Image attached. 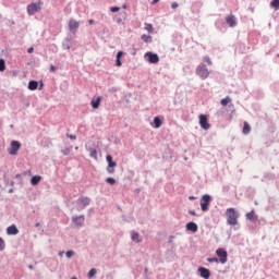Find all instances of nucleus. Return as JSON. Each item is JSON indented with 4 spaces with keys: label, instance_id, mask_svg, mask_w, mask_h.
I'll return each mask as SVG.
<instances>
[{
    "label": "nucleus",
    "instance_id": "49",
    "mask_svg": "<svg viewBox=\"0 0 279 279\" xmlns=\"http://www.w3.org/2000/svg\"><path fill=\"white\" fill-rule=\"evenodd\" d=\"M22 175H32V171L31 170H25Z\"/></svg>",
    "mask_w": 279,
    "mask_h": 279
},
{
    "label": "nucleus",
    "instance_id": "63",
    "mask_svg": "<svg viewBox=\"0 0 279 279\" xmlns=\"http://www.w3.org/2000/svg\"><path fill=\"white\" fill-rule=\"evenodd\" d=\"M35 228H40V222L35 223Z\"/></svg>",
    "mask_w": 279,
    "mask_h": 279
},
{
    "label": "nucleus",
    "instance_id": "1",
    "mask_svg": "<svg viewBox=\"0 0 279 279\" xmlns=\"http://www.w3.org/2000/svg\"><path fill=\"white\" fill-rule=\"evenodd\" d=\"M226 216L228 226H236L239 223V211L234 207H229Z\"/></svg>",
    "mask_w": 279,
    "mask_h": 279
},
{
    "label": "nucleus",
    "instance_id": "38",
    "mask_svg": "<svg viewBox=\"0 0 279 279\" xmlns=\"http://www.w3.org/2000/svg\"><path fill=\"white\" fill-rule=\"evenodd\" d=\"M203 60L204 62H207L208 66H213V60L210 59V57L205 56Z\"/></svg>",
    "mask_w": 279,
    "mask_h": 279
},
{
    "label": "nucleus",
    "instance_id": "58",
    "mask_svg": "<svg viewBox=\"0 0 279 279\" xmlns=\"http://www.w3.org/2000/svg\"><path fill=\"white\" fill-rule=\"evenodd\" d=\"M159 2H160V0H153L151 4L156 5V3H159Z\"/></svg>",
    "mask_w": 279,
    "mask_h": 279
},
{
    "label": "nucleus",
    "instance_id": "55",
    "mask_svg": "<svg viewBox=\"0 0 279 279\" xmlns=\"http://www.w3.org/2000/svg\"><path fill=\"white\" fill-rule=\"evenodd\" d=\"M189 199H190L191 202H193L194 199H197V197H195L194 195H191V196H189Z\"/></svg>",
    "mask_w": 279,
    "mask_h": 279
},
{
    "label": "nucleus",
    "instance_id": "52",
    "mask_svg": "<svg viewBox=\"0 0 279 279\" xmlns=\"http://www.w3.org/2000/svg\"><path fill=\"white\" fill-rule=\"evenodd\" d=\"M178 2H173L172 4H171V8H172V10H175L177 8H178Z\"/></svg>",
    "mask_w": 279,
    "mask_h": 279
},
{
    "label": "nucleus",
    "instance_id": "36",
    "mask_svg": "<svg viewBox=\"0 0 279 279\" xmlns=\"http://www.w3.org/2000/svg\"><path fill=\"white\" fill-rule=\"evenodd\" d=\"M5 250V240L3 238H0V252H3Z\"/></svg>",
    "mask_w": 279,
    "mask_h": 279
},
{
    "label": "nucleus",
    "instance_id": "41",
    "mask_svg": "<svg viewBox=\"0 0 279 279\" xmlns=\"http://www.w3.org/2000/svg\"><path fill=\"white\" fill-rule=\"evenodd\" d=\"M61 153L63 154V156H69L71 154V148H64L61 150Z\"/></svg>",
    "mask_w": 279,
    "mask_h": 279
},
{
    "label": "nucleus",
    "instance_id": "24",
    "mask_svg": "<svg viewBox=\"0 0 279 279\" xmlns=\"http://www.w3.org/2000/svg\"><path fill=\"white\" fill-rule=\"evenodd\" d=\"M131 240L133 243H141L143 240H141V234L137 231L131 232Z\"/></svg>",
    "mask_w": 279,
    "mask_h": 279
},
{
    "label": "nucleus",
    "instance_id": "11",
    "mask_svg": "<svg viewBox=\"0 0 279 279\" xmlns=\"http://www.w3.org/2000/svg\"><path fill=\"white\" fill-rule=\"evenodd\" d=\"M197 274L203 279H210V276H213V274L210 272V269H208L204 266H199L197 268Z\"/></svg>",
    "mask_w": 279,
    "mask_h": 279
},
{
    "label": "nucleus",
    "instance_id": "30",
    "mask_svg": "<svg viewBox=\"0 0 279 279\" xmlns=\"http://www.w3.org/2000/svg\"><path fill=\"white\" fill-rule=\"evenodd\" d=\"M268 180H274V174L271 173H265L263 175L262 182H267Z\"/></svg>",
    "mask_w": 279,
    "mask_h": 279
},
{
    "label": "nucleus",
    "instance_id": "64",
    "mask_svg": "<svg viewBox=\"0 0 279 279\" xmlns=\"http://www.w3.org/2000/svg\"><path fill=\"white\" fill-rule=\"evenodd\" d=\"M28 269H34V265H28Z\"/></svg>",
    "mask_w": 279,
    "mask_h": 279
},
{
    "label": "nucleus",
    "instance_id": "46",
    "mask_svg": "<svg viewBox=\"0 0 279 279\" xmlns=\"http://www.w3.org/2000/svg\"><path fill=\"white\" fill-rule=\"evenodd\" d=\"M15 180H17L19 182H23V178L21 173L15 174Z\"/></svg>",
    "mask_w": 279,
    "mask_h": 279
},
{
    "label": "nucleus",
    "instance_id": "28",
    "mask_svg": "<svg viewBox=\"0 0 279 279\" xmlns=\"http://www.w3.org/2000/svg\"><path fill=\"white\" fill-rule=\"evenodd\" d=\"M105 182L107 184H110V186H114V184H117V179L112 178V177H108Z\"/></svg>",
    "mask_w": 279,
    "mask_h": 279
},
{
    "label": "nucleus",
    "instance_id": "3",
    "mask_svg": "<svg viewBox=\"0 0 279 279\" xmlns=\"http://www.w3.org/2000/svg\"><path fill=\"white\" fill-rule=\"evenodd\" d=\"M195 73L198 75V77H201V80H208V75H210V72L208 71V68L205 63H199Z\"/></svg>",
    "mask_w": 279,
    "mask_h": 279
},
{
    "label": "nucleus",
    "instance_id": "15",
    "mask_svg": "<svg viewBox=\"0 0 279 279\" xmlns=\"http://www.w3.org/2000/svg\"><path fill=\"white\" fill-rule=\"evenodd\" d=\"M215 27L219 29L221 34H226V32H228V24L223 20H217Z\"/></svg>",
    "mask_w": 279,
    "mask_h": 279
},
{
    "label": "nucleus",
    "instance_id": "20",
    "mask_svg": "<svg viewBox=\"0 0 279 279\" xmlns=\"http://www.w3.org/2000/svg\"><path fill=\"white\" fill-rule=\"evenodd\" d=\"M7 234L8 236H16L19 234V227L16 225H11L7 228Z\"/></svg>",
    "mask_w": 279,
    "mask_h": 279
},
{
    "label": "nucleus",
    "instance_id": "42",
    "mask_svg": "<svg viewBox=\"0 0 279 279\" xmlns=\"http://www.w3.org/2000/svg\"><path fill=\"white\" fill-rule=\"evenodd\" d=\"M125 52L123 50H119L116 54V59L121 60V57L124 54Z\"/></svg>",
    "mask_w": 279,
    "mask_h": 279
},
{
    "label": "nucleus",
    "instance_id": "5",
    "mask_svg": "<svg viewBox=\"0 0 279 279\" xmlns=\"http://www.w3.org/2000/svg\"><path fill=\"white\" fill-rule=\"evenodd\" d=\"M216 256L221 265H226L228 263V251L223 247H219L216 250Z\"/></svg>",
    "mask_w": 279,
    "mask_h": 279
},
{
    "label": "nucleus",
    "instance_id": "51",
    "mask_svg": "<svg viewBox=\"0 0 279 279\" xmlns=\"http://www.w3.org/2000/svg\"><path fill=\"white\" fill-rule=\"evenodd\" d=\"M173 239H175V235H170L169 240H168V243H173Z\"/></svg>",
    "mask_w": 279,
    "mask_h": 279
},
{
    "label": "nucleus",
    "instance_id": "50",
    "mask_svg": "<svg viewBox=\"0 0 279 279\" xmlns=\"http://www.w3.org/2000/svg\"><path fill=\"white\" fill-rule=\"evenodd\" d=\"M131 56H136V48L134 47L131 48Z\"/></svg>",
    "mask_w": 279,
    "mask_h": 279
},
{
    "label": "nucleus",
    "instance_id": "60",
    "mask_svg": "<svg viewBox=\"0 0 279 279\" xmlns=\"http://www.w3.org/2000/svg\"><path fill=\"white\" fill-rule=\"evenodd\" d=\"M122 10H128V4H122Z\"/></svg>",
    "mask_w": 279,
    "mask_h": 279
},
{
    "label": "nucleus",
    "instance_id": "61",
    "mask_svg": "<svg viewBox=\"0 0 279 279\" xmlns=\"http://www.w3.org/2000/svg\"><path fill=\"white\" fill-rule=\"evenodd\" d=\"M122 220L130 222V220H128V218H125V216H122Z\"/></svg>",
    "mask_w": 279,
    "mask_h": 279
},
{
    "label": "nucleus",
    "instance_id": "59",
    "mask_svg": "<svg viewBox=\"0 0 279 279\" xmlns=\"http://www.w3.org/2000/svg\"><path fill=\"white\" fill-rule=\"evenodd\" d=\"M167 254H169L170 256H173V251H167Z\"/></svg>",
    "mask_w": 279,
    "mask_h": 279
},
{
    "label": "nucleus",
    "instance_id": "9",
    "mask_svg": "<svg viewBox=\"0 0 279 279\" xmlns=\"http://www.w3.org/2000/svg\"><path fill=\"white\" fill-rule=\"evenodd\" d=\"M36 12H40V2H32L27 5V14L28 16H34Z\"/></svg>",
    "mask_w": 279,
    "mask_h": 279
},
{
    "label": "nucleus",
    "instance_id": "45",
    "mask_svg": "<svg viewBox=\"0 0 279 279\" xmlns=\"http://www.w3.org/2000/svg\"><path fill=\"white\" fill-rule=\"evenodd\" d=\"M116 66H123L121 59H116Z\"/></svg>",
    "mask_w": 279,
    "mask_h": 279
},
{
    "label": "nucleus",
    "instance_id": "53",
    "mask_svg": "<svg viewBox=\"0 0 279 279\" xmlns=\"http://www.w3.org/2000/svg\"><path fill=\"white\" fill-rule=\"evenodd\" d=\"M149 271V269L147 267L144 268V278H147V272Z\"/></svg>",
    "mask_w": 279,
    "mask_h": 279
},
{
    "label": "nucleus",
    "instance_id": "43",
    "mask_svg": "<svg viewBox=\"0 0 279 279\" xmlns=\"http://www.w3.org/2000/svg\"><path fill=\"white\" fill-rule=\"evenodd\" d=\"M66 137L70 138L71 141H77V136L73 134H66Z\"/></svg>",
    "mask_w": 279,
    "mask_h": 279
},
{
    "label": "nucleus",
    "instance_id": "14",
    "mask_svg": "<svg viewBox=\"0 0 279 279\" xmlns=\"http://www.w3.org/2000/svg\"><path fill=\"white\" fill-rule=\"evenodd\" d=\"M78 206H83L82 210H84V208H86V206H90V197L88 196H80L76 201Z\"/></svg>",
    "mask_w": 279,
    "mask_h": 279
},
{
    "label": "nucleus",
    "instance_id": "27",
    "mask_svg": "<svg viewBox=\"0 0 279 279\" xmlns=\"http://www.w3.org/2000/svg\"><path fill=\"white\" fill-rule=\"evenodd\" d=\"M144 29H146V32H148V34H154V24L145 23Z\"/></svg>",
    "mask_w": 279,
    "mask_h": 279
},
{
    "label": "nucleus",
    "instance_id": "56",
    "mask_svg": "<svg viewBox=\"0 0 279 279\" xmlns=\"http://www.w3.org/2000/svg\"><path fill=\"white\" fill-rule=\"evenodd\" d=\"M88 25H95V20H88Z\"/></svg>",
    "mask_w": 279,
    "mask_h": 279
},
{
    "label": "nucleus",
    "instance_id": "16",
    "mask_svg": "<svg viewBox=\"0 0 279 279\" xmlns=\"http://www.w3.org/2000/svg\"><path fill=\"white\" fill-rule=\"evenodd\" d=\"M72 45H73V37H71V35H68L66 37H64L62 41V49L69 51Z\"/></svg>",
    "mask_w": 279,
    "mask_h": 279
},
{
    "label": "nucleus",
    "instance_id": "31",
    "mask_svg": "<svg viewBox=\"0 0 279 279\" xmlns=\"http://www.w3.org/2000/svg\"><path fill=\"white\" fill-rule=\"evenodd\" d=\"M270 8H272V10H279V0H271Z\"/></svg>",
    "mask_w": 279,
    "mask_h": 279
},
{
    "label": "nucleus",
    "instance_id": "57",
    "mask_svg": "<svg viewBox=\"0 0 279 279\" xmlns=\"http://www.w3.org/2000/svg\"><path fill=\"white\" fill-rule=\"evenodd\" d=\"M3 56H8V49H2Z\"/></svg>",
    "mask_w": 279,
    "mask_h": 279
},
{
    "label": "nucleus",
    "instance_id": "44",
    "mask_svg": "<svg viewBox=\"0 0 279 279\" xmlns=\"http://www.w3.org/2000/svg\"><path fill=\"white\" fill-rule=\"evenodd\" d=\"M113 21L117 22L118 25H121V23H123V19H122V17H117V16H116V17L113 19Z\"/></svg>",
    "mask_w": 279,
    "mask_h": 279
},
{
    "label": "nucleus",
    "instance_id": "8",
    "mask_svg": "<svg viewBox=\"0 0 279 279\" xmlns=\"http://www.w3.org/2000/svg\"><path fill=\"white\" fill-rule=\"evenodd\" d=\"M106 160H107V173H110V175H112V173H114V168L117 167V161H113L112 155H107L106 156Z\"/></svg>",
    "mask_w": 279,
    "mask_h": 279
},
{
    "label": "nucleus",
    "instance_id": "6",
    "mask_svg": "<svg viewBox=\"0 0 279 279\" xmlns=\"http://www.w3.org/2000/svg\"><path fill=\"white\" fill-rule=\"evenodd\" d=\"M27 88L28 90H43V88H45V83L43 82V80L40 81L31 80L28 82Z\"/></svg>",
    "mask_w": 279,
    "mask_h": 279
},
{
    "label": "nucleus",
    "instance_id": "48",
    "mask_svg": "<svg viewBox=\"0 0 279 279\" xmlns=\"http://www.w3.org/2000/svg\"><path fill=\"white\" fill-rule=\"evenodd\" d=\"M56 70H57L56 65H50V69H49L50 73H56Z\"/></svg>",
    "mask_w": 279,
    "mask_h": 279
},
{
    "label": "nucleus",
    "instance_id": "21",
    "mask_svg": "<svg viewBox=\"0 0 279 279\" xmlns=\"http://www.w3.org/2000/svg\"><path fill=\"white\" fill-rule=\"evenodd\" d=\"M185 230H187V232H193V234H195V232L199 230V227L194 221H190L185 225Z\"/></svg>",
    "mask_w": 279,
    "mask_h": 279
},
{
    "label": "nucleus",
    "instance_id": "34",
    "mask_svg": "<svg viewBox=\"0 0 279 279\" xmlns=\"http://www.w3.org/2000/svg\"><path fill=\"white\" fill-rule=\"evenodd\" d=\"M5 71V59H0V73Z\"/></svg>",
    "mask_w": 279,
    "mask_h": 279
},
{
    "label": "nucleus",
    "instance_id": "47",
    "mask_svg": "<svg viewBox=\"0 0 279 279\" xmlns=\"http://www.w3.org/2000/svg\"><path fill=\"white\" fill-rule=\"evenodd\" d=\"M189 215H192V217H197V213H195V209H190Z\"/></svg>",
    "mask_w": 279,
    "mask_h": 279
},
{
    "label": "nucleus",
    "instance_id": "10",
    "mask_svg": "<svg viewBox=\"0 0 279 279\" xmlns=\"http://www.w3.org/2000/svg\"><path fill=\"white\" fill-rule=\"evenodd\" d=\"M199 119V125L202 128V130H210V122H208V116L201 113L198 116Z\"/></svg>",
    "mask_w": 279,
    "mask_h": 279
},
{
    "label": "nucleus",
    "instance_id": "40",
    "mask_svg": "<svg viewBox=\"0 0 279 279\" xmlns=\"http://www.w3.org/2000/svg\"><path fill=\"white\" fill-rule=\"evenodd\" d=\"M110 12H112L113 14H116V12H119L121 10L120 7H110Z\"/></svg>",
    "mask_w": 279,
    "mask_h": 279
},
{
    "label": "nucleus",
    "instance_id": "7",
    "mask_svg": "<svg viewBox=\"0 0 279 279\" xmlns=\"http://www.w3.org/2000/svg\"><path fill=\"white\" fill-rule=\"evenodd\" d=\"M144 58L149 62V64H158L160 62V57L158 53L153 51H148L144 54Z\"/></svg>",
    "mask_w": 279,
    "mask_h": 279
},
{
    "label": "nucleus",
    "instance_id": "12",
    "mask_svg": "<svg viewBox=\"0 0 279 279\" xmlns=\"http://www.w3.org/2000/svg\"><path fill=\"white\" fill-rule=\"evenodd\" d=\"M84 221H86V216H84V215L72 216V222L75 223V226H77L78 228L84 227Z\"/></svg>",
    "mask_w": 279,
    "mask_h": 279
},
{
    "label": "nucleus",
    "instance_id": "4",
    "mask_svg": "<svg viewBox=\"0 0 279 279\" xmlns=\"http://www.w3.org/2000/svg\"><path fill=\"white\" fill-rule=\"evenodd\" d=\"M21 147L22 144L19 141L12 140L10 143V147L8 148L9 156H16Z\"/></svg>",
    "mask_w": 279,
    "mask_h": 279
},
{
    "label": "nucleus",
    "instance_id": "26",
    "mask_svg": "<svg viewBox=\"0 0 279 279\" xmlns=\"http://www.w3.org/2000/svg\"><path fill=\"white\" fill-rule=\"evenodd\" d=\"M250 132H252V126H250V123L244 122L243 128H242V133L248 134Z\"/></svg>",
    "mask_w": 279,
    "mask_h": 279
},
{
    "label": "nucleus",
    "instance_id": "23",
    "mask_svg": "<svg viewBox=\"0 0 279 279\" xmlns=\"http://www.w3.org/2000/svg\"><path fill=\"white\" fill-rule=\"evenodd\" d=\"M43 181V175L36 174L31 178V184L32 186H38L40 182Z\"/></svg>",
    "mask_w": 279,
    "mask_h": 279
},
{
    "label": "nucleus",
    "instance_id": "39",
    "mask_svg": "<svg viewBox=\"0 0 279 279\" xmlns=\"http://www.w3.org/2000/svg\"><path fill=\"white\" fill-rule=\"evenodd\" d=\"M206 260L207 263H219V258L217 257H208Z\"/></svg>",
    "mask_w": 279,
    "mask_h": 279
},
{
    "label": "nucleus",
    "instance_id": "54",
    "mask_svg": "<svg viewBox=\"0 0 279 279\" xmlns=\"http://www.w3.org/2000/svg\"><path fill=\"white\" fill-rule=\"evenodd\" d=\"M27 53H34V47L27 48Z\"/></svg>",
    "mask_w": 279,
    "mask_h": 279
},
{
    "label": "nucleus",
    "instance_id": "29",
    "mask_svg": "<svg viewBox=\"0 0 279 279\" xmlns=\"http://www.w3.org/2000/svg\"><path fill=\"white\" fill-rule=\"evenodd\" d=\"M95 276H97V268H90L87 274V278H95Z\"/></svg>",
    "mask_w": 279,
    "mask_h": 279
},
{
    "label": "nucleus",
    "instance_id": "33",
    "mask_svg": "<svg viewBox=\"0 0 279 279\" xmlns=\"http://www.w3.org/2000/svg\"><path fill=\"white\" fill-rule=\"evenodd\" d=\"M89 156H90V158H94L95 160H97V149L90 148Z\"/></svg>",
    "mask_w": 279,
    "mask_h": 279
},
{
    "label": "nucleus",
    "instance_id": "17",
    "mask_svg": "<svg viewBox=\"0 0 279 279\" xmlns=\"http://www.w3.org/2000/svg\"><path fill=\"white\" fill-rule=\"evenodd\" d=\"M165 121V118L161 116H157L154 118L151 126L155 128V130H159V128H162V122Z\"/></svg>",
    "mask_w": 279,
    "mask_h": 279
},
{
    "label": "nucleus",
    "instance_id": "19",
    "mask_svg": "<svg viewBox=\"0 0 279 279\" xmlns=\"http://www.w3.org/2000/svg\"><path fill=\"white\" fill-rule=\"evenodd\" d=\"M245 218L247 219V221H251L252 223H256V221H258V215H256V211L254 209L248 211L245 215Z\"/></svg>",
    "mask_w": 279,
    "mask_h": 279
},
{
    "label": "nucleus",
    "instance_id": "13",
    "mask_svg": "<svg viewBox=\"0 0 279 279\" xmlns=\"http://www.w3.org/2000/svg\"><path fill=\"white\" fill-rule=\"evenodd\" d=\"M68 27L71 34H76L77 29H80V22L71 19L68 23Z\"/></svg>",
    "mask_w": 279,
    "mask_h": 279
},
{
    "label": "nucleus",
    "instance_id": "18",
    "mask_svg": "<svg viewBox=\"0 0 279 279\" xmlns=\"http://www.w3.org/2000/svg\"><path fill=\"white\" fill-rule=\"evenodd\" d=\"M90 106L93 110H98V108L101 106V96H95L90 100Z\"/></svg>",
    "mask_w": 279,
    "mask_h": 279
},
{
    "label": "nucleus",
    "instance_id": "2",
    "mask_svg": "<svg viewBox=\"0 0 279 279\" xmlns=\"http://www.w3.org/2000/svg\"><path fill=\"white\" fill-rule=\"evenodd\" d=\"M211 202H213V196L210 194H204L201 197V210L203 213H208V210H210Z\"/></svg>",
    "mask_w": 279,
    "mask_h": 279
},
{
    "label": "nucleus",
    "instance_id": "22",
    "mask_svg": "<svg viewBox=\"0 0 279 279\" xmlns=\"http://www.w3.org/2000/svg\"><path fill=\"white\" fill-rule=\"evenodd\" d=\"M226 23L229 25V27H234L236 25V16L233 14H230L226 17Z\"/></svg>",
    "mask_w": 279,
    "mask_h": 279
},
{
    "label": "nucleus",
    "instance_id": "32",
    "mask_svg": "<svg viewBox=\"0 0 279 279\" xmlns=\"http://www.w3.org/2000/svg\"><path fill=\"white\" fill-rule=\"evenodd\" d=\"M232 99H230V96H227L220 100L221 106H228Z\"/></svg>",
    "mask_w": 279,
    "mask_h": 279
},
{
    "label": "nucleus",
    "instance_id": "37",
    "mask_svg": "<svg viewBox=\"0 0 279 279\" xmlns=\"http://www.w3.org/2000/svg\"><path fill=\"white\" fill-rule=\"evenodd\" d=\"M41 145H43V147L49 148V147H51V142H49L48 140H43Z\"/></svg>",
    "mask_w": 279,
    "mask_h": 279
},
{
    "label": "nucleus",
    "instance_id": "35",
    "mask_svg": "<svg viewBox=\"0 0 279 279\" xmlns=\"http://www.w3.org/2000/svg\"><path fill=\"white\" fill-rule=\"evenodd\" d=\"M65 256H66V258H73V256H75V251H73V250L66 251Z\"/></svg>",
    "mask_w": 279,
    "mask_h": 279
},
{
    "label": "nucleus",
    "instance_id": "25",
    "mask_svg": "<svg viewBox=\"0 0 279 279\" xmlns=\"http://www.w3.org/2000/svg\"><path fill=\"white\" fill-rule=\"evenodd\" d=\"M141 40H143V43H146L147 45H149L153 43V37H151V35L144 34L141 36Z\"/></svg>",
    "mask_w": 279,
    "mask_h": 279
},
{
    "label": "nucleus",
    "instance_id": "62",
    "mask_svg": "<svg viewBox=\"0 0 279 279\" xmlns=\"http://www.w3.org/2000/svg\"><path fill=\"white\" fill-rule=\"evenodd\" d=\"M8 193H14V189H9Z\"/></svg>",
    "mask_w": 279,
    "mask_h": 279
}]
</instances>
